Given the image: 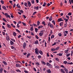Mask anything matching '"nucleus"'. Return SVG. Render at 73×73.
Wrapping results in <instances>:
<instances>
[{"mask_svg": "<svg viewBox=\"0 0 73 73\" xmlns=\"http://www.w3.org/2000/svg\"><path fill=\"white\" fill-rule=\"evenodd\" d=\"M4 15H5V16H6L7 19H8V17H9L10 19H11V17H10V15H9L7 14V13H5Z\"/></svg>", "mask_w": 73, "mask_h": 73, "instance_id": "1", "label": "nucleus"}, {"mask_svg": "<svg viewBox=\"0 0 73 73\" xmlns=\"http://www.w3.org/2000/svg\"><path fill=\"white\" fill-rule=\"evenodd\" d=\"M35 54H39L38 53V49H37V48H36L35 49Z\"/></svg>", "mask_w": 73, "mask_h": 73, "instance_id": "2", "label": "nucleus"}, {"mask_svg": "<svg viewBox=\"0 0 73 73\" xmlns=\"http://www.w3.org/2000/svg\"><path fill=\"white\" fill-rule=\"evenodd\" d=\"M44 31L43 30H42L39 33V35L40 36H42V35H43V32Z\"/></svg>", "mask_w": 73, "mask_h": 73, "instance_id": "3", "label": "nucleus"}, {"mask_svg": "<svg viewBox=\"0 0 73 73\" xmlns=\"http://www.w3.org/2000/svg\"><path fill=\"white\" fill-rule=\"evenodd\" d=\"M27 3L29 7H31V2H29V1H28L27 2Z\"/></svg>", "mask_w": 73, "mask_h": 73, "instance_id": "4", "label": "nucleus"}, {"mask_svg": "<svg viewBox=\"0 0 73 73\" xmlns=\"http://www.w3.org/2000/svg\"><path fill=\"white\" fill-rule=\"evenodd\" d=\"M27 46V45L26 44V43L25 42L23 43V49H25V47H26V46Z\"/></svg>", "mask_w": 73, "mask_h": 73, "instance_id": "5", "label": "nucleus"}, {"mask_svg": "<svg viewBox=\"0 0 73 73\" xmlns=\"http://www.w3.org/2000/svg\"><path fill=\"white\" fill-rule=\"evenodd\" d=\"M6 38L7 40V41H9V40H10V39L9 38V36H8V35L6 37Z\"/></svg>", "mask_w": 73, "mask_h": 73, "instance_id": "6", "label": "nucleus"}, {"mask_svg": "<svg viewBox=\"0 0 73 73\" xmlns=\"http://www.w3.org/2000/svg\"><path fill=\"white\" fill-rule=\"evenodd\" d=\"M63 20L61 18H60L58 19V22H60V21H62Z\"/></svg>", "mask_w": 73, "mask_h": 73, "instance_id": "7", "label": "nucleus"}, {"mask_svg": "<svg viewBox=\"0 0 73 73\" xmlns=\"http://www.w3.org/2000/svg\"><path fill=\"white\" fill-rule=\"evenodd\" d=\"M16 66L17 68H20L21 67V65H20L19 64H16Z\"/></svg>", "mask_w": 73, "mask_h": 73, "instance_id": "8", "label": "nucleus"}, {"mask_svg": "<svg viewBox=\"0 0 73 73\" xmlns=\"http://www.w3.org/2000/svg\"><path fill=\"white\" fill-rule=\"evenodd\" d=\"M46 71H47V73H51V72H52L50 70V69L47 70Z\"/></svg>", "mask_w": 73, "mask_h": 73, "instance_id": "9", "label": "nucleus"}, {"mask_svg": "<svg viewBox=\"0 0 73 73\" xmlns=\"http://www.w3.org/2000/svg\"><path fill=\"white\" fill-rule=\"evenodd\" d=\"M34 8L35 9V10H38V6H37L36 7L35 6Z\"/></svg>", "mask_w": 73, "mask_h": 73, "instance_id": "10", "label": "nucleus"}, {"mask_svg": "<svg viewBox=\"0 0 73 73\" xmlns=\"http://www.w3.org/2000/svg\"><path fill=\"white\" fill-rule=\"evenodd\" d=\"M10 44L11 45H13L14 44V42H13L12 41L10 40Z\"/></svg>", "mask_w": 73, "mask_h": 73, "instance_id": "11", "label": "nucleus"}, {"mask_svg": "<svg viewBox=\"0 0 73 73\" xmlns=\"http://www.w3.org/2000/svg\"><path fill=\"white\" fill-rule=\"evenodd\" d=\"M2 62L5 65H7V62H6L5 61H3Z\"/></svg>", "mask_w": 73, "mask_h": 73, "instance_id": "12", "label": "nucleus"}, {"mask_svg": "<svg viewBox=\"0 0 73 73\" xmlns=\"http://www.w3.org/2000/svg\"><path fill=\"white\" fill-rule=\"evenodd\" d=\"M35 42V44H38V40H37Z\"/></svg>", "mask_w": 73, "mask_h": 73, "instance_id": "13", "label": "nucleus"}, {"mask_svg": "<svg viewBox=\"0 0 73 73\" xmlns=\"http://www.w3.org/2000/svg\"><path fill=\"white\" fill-rule=\"evenodd\" d=\"M65 53H66V54L69 53V50H66L64 51Z\"/></svg>", "mask_w": 73, "mask_h": 73, "instance_id": "14", "label": "nucleus"}, {"mask_svg": "<svg viewBox=\"0 0 73 73\" xmlns=\"http://www.w3.org/2000/svg\"><path fill=\"white\" fill-rule=\"evenodd\" d=\"M13 35L14 36H16V35H17V34L16 33H15V32H14L13 34Z\"/></svg>", "mask_w": 73, "mask_h": 73, "instance_id": "15", "label": "nucleus"}, {"mask_svg": "<svg viewBox=\"0 0 73 73\" xmlns=\"http://www.w3.org/2000/svg\"><path fill=\"white\" fill-rule=\"evenodd\" d=\"M31 56V53L27 54V58H29V56Z\"/></svg>", "mask_w": 73, "mask_h": 73, "instance_id": "16", "label": "nucleus"}, {"mask_svg": "<svg viewBox=\"0 0 73 73\" xmlns=\"http://www.w3.org/2000/svg\"><path fill=\"white\" fill-rule=\"evenodd\" d=\"M49 21H51L52 20V16H51L49 18Z\"/></svg>", "mask_w": 73, "mask_h": 73, "instance_id": "17", "label": "nucleus"}, {"mask_svg": "<svg viewBox=\"0 0 73 73\" xmlns=\"http://www.w3.org/2000/svg\"><path fill=\"white\" fill-rule=\"evenodd\" d=\"M43 28V26H42V25H40V26H39L38 28V29H40V28Z\"/></svg>", "mask_w": 73, "mask_h": 73, "instance_id": "18", "label": "nucleus"}, {"mask_svg": "<svg viewBox=\"0 0 73 73\" xmlns=\"http://www.w3.org/2000/svg\"><path fill=\"white\" fill-rule=\"evenodd\" d=\"M60 70H61V72L62 73H65V71H64V70H63V69H61Z\"/></svg>", "mask_w": 73, "mask_h": 73, "instance_id": "19", "label": "nucleus"}, {"mask_svg": "<svg viewBox=\"0 0 73 73\" xmlns=\"http://www.w3.org/2000/svg\"><path fill=\"white\" fill-rule=\"evenodd\" d=\"M3 71V69L2 68L0 69V73H2Z\"/></svg>", "mask_w": 73, "mask_h": 73, "instance_id": "20", "label": "nucleus"}, {"mask_svg": "<svg viewBox=\"0 0 73 73\" xmlns=\"http://www.w3.org/2000/svg\"><path fill=\"white\" fill-rule=\"evenodd\" d=\"M2 8L5 10H6V11H7V10L6 9V7L5 6H3Z\"/></svg>", "mask_w": 73, "mask_h": 73, "instance_id": "21", "label": "nucleus"}, {"mask_svg": "<svg viewBox=\"0 0 73 73\" xmlns=\"http://www.w3.org/2000/svg\"><path fill=\"white\" fill-rule=\"evenodd\" d=\"M47 66H51V64L48 62H47L46 64Z\"/></svg>", "mask_w": 73, "mask_h": 73, "instance_id": "22", "label": "nucleus"}, {"mask_svg": "<svg viewBox=\"0 0 73 73\" xmlns=\"http://www.w3.org/2000/svg\"><path fill=\"white\" fill-rule=\"evenodd\" d=\"M39 53L40 54H41V55H42V52L41 51V50H39Z\"/></svg>", "mask_w": 73, "mask_h": 73, "instance_id": "23", "label": "nucleus"}, {"mask_svg": "<svg viewBox=\"0 0 73 73\" xmlns=\"http://www.w3.org/2000/svg\"><path fill=\"white\" fill-rule=\"evenodd\" d=\"M56 55H58V56H62V53H59L57 54Z\"/></svg>", "mask_w": 73, "mask_h": 73, "instance_id": "24", "label": "nucleus"}, {"mask_svg": "<svg viewBox=\"0 0 73 73\" xmlns=\"http://www.w3.org/2000/svg\"><path fill=\"white\" fill-rule=\"evenodd\" d=\"M50 28H52V29H53V28H54V26H53V25L52 24H51V25H50Z\"/></svg>", "mask_w": 73, "mask_h": 73, "instance_id": "25", "label": "nucleus"}, {"mask_svg": "<svg viewBox=\"0 0 73 73\" xmlns=\"http://www.w3.org/2000/svg\"><path fill=\"white\" fill-rule=\"evenodd\" d=\"M16 71V72H20V73H21V71L19 69H16L15 70Z\"/></svg>", "mask_w": 73, "mask_h": 73, "instance_id": "26", "label": "nucleus"}, {"mask_svg": "<svg viewBox=\"0 0 73 73\" xmlns=\"http://www.w3.org/2000/svg\"><path fill=\"white\" fill-rule=\"evenodd\" d=\"M41 63L42 64H43V65H46V63L45 62H44V61H41Z\"/></svg>", "mask_w": 73, "mask_h": 73, "instance_id": "27", "label": "nucleus"}, {"mask_svg": "<svg viewBox=\"0 0 73 73\" xmlns=\"http://www.w3.org/2000/svg\"><path fill=\"white\" fill-rule=\"evenodd\" d=\"M31 2L33 4H35V0H32L31 1Z\"/></svg>", "mask_w": 73, "mask_h": 73, "instance_id": "28", "label": "nucleus"}, {"mask_svg": "<svg viewBox=\"0 0 73 73\" xmlns=\"http://www.w3.org/2000/svg\"><path fill=\"white\" fill-rule=\"evenodd\" d=\"M24 5L25 7H28V4L27 3H24Z\"/></svg>", "mask_w": 73, "mask_h": 73, "instance_id": "29", "label": "nucleus"}, {"mask_svg": "<svg viewBox=\"0 0 73 73\" xmlns=\"http://www.w3.org/2000/svg\"><path fill=\"white\" fill-rule=\"evenodd\" d=\"M46 3L44 2L43 5H42V6L43 7H45V6H46Z\"/></svg>", "mask_w": 73, "mask_h": 73, "instance_id": "30", "label": "nucleus"}, {"mask_svg": "<svg viewBox=\"0 0 73 73\" xmlns=\"http://www.w3.org/2000/svg\"><path fill=\"white\" fill-rule=\"evenodd\" d=\"M51 51L52 52H53V51H55L56 50L55 49H54V48H51Z\"/></svg>", "mask_w": 73, "mask_h": 73, "instance_id": "31", "label": "nucleus"}, {"mask_svg": "<svg viewBox=\"0 0 73 73\" xmlns=\"http://www.w3.org/2000/svg\"><path fill=\"white\" fill-rule=\"evenodd\" d=\"M31 31H33V26H32V27L30 29Z\"/></svg>", "mask_w": 73, "mask_h": 73, "instance_id": "32", "label": "nucleus"}, {"mask_svg": "<svg viewBox=\"0 0 73 73\" xmlns=\"http://www.w3.org/2000/svg\"><path fill=\"white\" fill-rule=\"evenodd\" d=\"M7 26L8 28H11V26L9 24H7Z\"/></svg>", "mask_w": 73, "mask_h": 73, "instance_id": "33", "label": "nucleus"}, {"mask_svg": "<svg viewBox=\"0 0 73 73\" xmlns=\"http://www.w3.org/2000/svg\"><path fill=\"white\" fill-rule=\"evenodd\" d=\"M59 25H60V26H62L63 25V22H62L60 23Z\"/></svg>", "mask_w": 73, "mask_h": 73, "instance_id": "34", "label": "nucleus"}, {"mask_svg": "<svg viewBox=\"0 0 73 73\" xmlns=\"http://www.w3.org/2000/svg\"><path fill=\"white\" fill-rule=\"evenodd\" d=\"M51 24H51V23H50V22H49L48 24V27H50Z\"/></svg>", "mask_w": 73, "mask_h": 73, "instance_id": "35", "label": "nucleus"}, {"mask_svg": "<svg viewBox=\"0 0 73 73\" xmlns=\"http://www.w3.org/2000/svg\"><path fill=\"white\" fill-rule=\"evenodd\" d=\"M52 22L53 23V24H54V25H55V24H56L55 23V21H52Z\"/></svg>", "mask_w": 73, "mask_h": 73, "instance_id": "36", "label": "nucleus"}, {"mask_svg": "<svg viewBox=\"0 0 73 73\" xmlns=\"http://www.w3.org/2000/svg\"><path fill=\"white\" fill-rule=\"evenodd\" d=\"M22 23L23 24V25H24V26H25H25H26L27 24H26L23 22H22Z\"/></svg>", "mask_w": 73, "mask_h": 73, "instance_id": "37", "label": "nucleus"}, {"mask_svg": "<svg viewBox=\"0 0 73 73\" xmlns=\"http://www.w3.org/2000/svg\"><path fill=\"white\" fill-rule=\"evenodd\" d=\"M63 63H64V64H66L68 63V62L66 61H64L63 62Z\"/></svg>", "mask_w": 73, "mask_h": 73, "instance_id": "38", "label": "nucleus"}, {"mask_svg": "<svg viewBox=\"0 0 73 73\" xmlns=\"http://www.w3.org/2000/svg\"><path fill=\"white\" fill-rule=\"evenodd\" d=\"M40 22H39V21H38L37 22V25H40Z\"/></svg>", "mask_w": 73, "mask_h": 73, "instance_id": "39", "label": "nucleus"}, {"mask_svg": "<svg viewBox=\"0 0 73 73\" xmlns=\"http://www.w3.org/2000/svg\"><path fill=\"white\" fill-rule=\"evenodd\" d=\"M54 35H52L51 36V39H52V38H54Z\"/></svg>", "mask_w": 73, "mask_h": 73, "instance_id": "40", "label": "nucleus"}, {"mask_svg": "<svg viewBox=\"0 0 73 73\" xmlns=\"http://www.w3.org/2000/svg\"><path fill=\"white\" fill-rule=\"evenodd\" d=\"M11 25L13 28H15L16 27V26H14L13 25L12 23L11 24Z\"/></svg>", "mask_w": 73, "mask_h": 73, "instance_id": "41", "label": "nucleus"}, {"mask_svg": "<svg viewBox=\"0 0 73 73\" xmlns=\"http://www.w3.org/2000/svg\"><path fill=\"white\" fill-rule=\"evenodd\" d=\"M69 56H70V54H66V57H69Z\"/></svg>", "mask_w": 73, "mask_h": 73, "instance_id": "42", "label": "nucleus"}, {"mask_svg": "<svg viewBox=\"0 0 73 73\" xmlns=\"http://www.w3.org/2000/svg\"><path fill=\"white\" fill-rule=\"evenodd\" d=\"M1 3L2 4H4V1L3 0L1 1Z\"/></svg>", "mask_w": 73, "mask_h": 73, "instance_id": "43", "label": "nucleus"}, {"mask_svg": "<svg viewBox=\"0 0 73 73\" xmlns=\"http://www.w3.org/2000/svg\"><path fill=\"white\" fill-rule=\"evenodd\" d=\"M2 19H3V21H5V22H6V23H7V21H6V20L5 19L3 18Z\"/></svg>", "mask_w": 73, "mask_h": 73, "instance_id": "44", "label": "nucleus"}, {"mask_svg": "<svg viewBox=\"0 0 73 73\" xmlns=\"http://www.w3.org/2000/svg\"><path fill=\"white\" fill-rule=\"evenodd\" d=\"M38 59H39V58H41V56L38 55Z\"/></svg>", "mask_w": 73, "mask_h": 73, "instance_id": "45", "label": "nucleus"}, {"mask_svg": "<svg viewBox=\"0 0 73 73\" xmlns=\"http://www.w3.org/2000/svg\"><path fill=\"white\" fill-rule=\"evenodd\" d=\"M16 30L17 32H18L19 33H20V31L18 30V29H16Z\"/></svg>", "mask_w": 73, "mask_h": 73, "instance_id": "46", "label": "nucleus"}, {"mask_svg": "<svg viewBox=\"0 0 73 73\" xmlns=\"http://www.w3.org/2000/svg\"><path fill=\"white\" fill-rule=\"evenodd\" d=\"M27 37L29 38L30 39H31V38H32V37H31V36H27Z\"/></svg>", "mask_w": 73, "mask_h": 73, "instance_id": "47", "label": "nucleus"}, {"mask_svg": "<svg viewBox=\"0 0 73 73\" xmlns=\"http://www.w3.org/2000/svg\"><path fill=\"white\" fill-rule=\"evenodd\" d=\"M68 16H71V15H72V13H69L68 14Z\"/></svg>", "mask_w": 73, "mask_h": 73, "instance_id": "48", "label": "nucleus"}, {"mask_svg": "<svg viewBox=\"0 0 73 73\" xmlns=\"http://www.w3.org/2000/svg\"><path fill=\"white\" fill-rule=\"evenodd\" d=\"M35 37L37 39H38V36H37V35H36Z\"/></svg>", "mask_w": 73, "mask_h": 73, "instance_id": "49", "label": "nucleus"}, {"mask_svg": "<svg viewBox=\"0 0 73 73\" xmlns=\"http://www.w3.org/2000/svg\"><path fill=\"white\" fill-rule=\"evenodd\" d=\"M35 64H36V65H40V64L38 62H36Z\"/></svg>", "mask_w": 73, "mask_h": 73, "instance_id": "50", "label": "nucleus"}, {"mask_svg": "<svg viewBox=\"0 0 73 73\" xmlns=\"http://www.w3.org/2000/svg\"><path fill=\"white\" fill-rule=\"evenodd\" d=\"M56 44H57V43H56V42H54V44H52V46H54V45H56Z\"/></svg>", "mask_w": 73, "mask_h": 73, "instance_id": "51", "label": "nucleus"}, {"mask_svg": "<svg viewBox=\"0 0 73 73\" xmlns=\"http://www.w3.org/2000/svg\"><path fill=\"white\" fill-rule=\"evenodd\" d=\"M55 60H56L57 61H58L59 60V59H58V58H55Z\"/></svg>", "mask_w": 73, "mask_h": 73, "instance_id": "52", "label": "nucleus"}, {"mask_svg": "<svg viewBox=\"0 0 73 73\" xmlns=\"http://www.w3.org/2000/svg\"><path fill=\"white\" fill-rule=\"evenodd\" d=\"M37 13V12H34L33 13V15H35V14H36V13Z\"/></svg>", "mask_w": 73, "mask_h": 73, "instance_id": "53", "label": "nucleus"}, {"mask_svg": "<svg viewBox=\"0 0 73 73\" xmlns=\"http://www.w3.org/2000/svg\"><path fill=\"white\" fill-rule=\"evenodd\" d=\"M59 49H60V47H58L56 48V50H58Z\"/></svg>", "mask_w": 73, "mask_h": 73, "instance_id": "54", "label": "nucleus"}, {"mask_svg": "<svg viewBox=\"0 0 73 73\" xmlns=\"http://www.w3.org/2000/svg\"><path fill=\"white\" fill-rule=\"evenodd\" d=\"M24 72L25 73H29V72H28V71H27V70H24Z\"/></svg>", "mask_w": 73, "mask_h": 73, "instance_id": "55", "label": "nucleus"}, {"mask_svg": "<svg viewBox=\"0 0 73 73\" xmlns=\"http://www.w3.org/2000/svg\"><path fill=\"white\" fill-rule=\"evenodd\" d=\"M50 5V3H47L46 6H48V7H49V6Z\"/></svg>", "mask_w": 73, "mask_h": 73, "instance_id": "56", "label": "nucleus"}, {"mask_svg": "<svg viewBox=\"0 0 73 73\" xmlns=\"http://www.w3.org/2000/svg\"><path fill=\"white\" fill-rule=\"evenodd\" d=\"M64 27H65V28L66 27H67V24H64Z\"/></svg>", "mask_w": 73, "mask_h": 73, "instance_id": "57", "label": "nucleus"}, {"mask_svg": "<svg viewBox=\"0 0 73 73\" xmlns=\"http://www.w3.org/2000/svg\"><path fill=\"white\" fill-rule=\"evenodd\" d=\"M2 33L3 34V35L4 36H5V32H2Z\"/></svg>", "mask_w": 73, "mask_h": 73, "instance_id": "58", "label": "nucleus"}, {"mask_svg": "<svg viewBox=\"0 0 73 73\" xmlns=\"http://www.w3.org/2000/svg\"><path fill=\"white\" fill-rule=\"evenodd\" d=\"M66 18L67 19H69V16H68V15H66Z\"/></svg>", "mask_w": 73, "mask_h": 73, "instance_id": "59", "label": "nucleus"}, {"mask_svg": "<svg viewBox=\"0 0 73 73\" xmlns=\"http://www.w3.org/2000/svg\"><path fill=\"white\" fill-rule=\"evenodd\" d=\"M23 16L24 17V19H26V17L25 16V15H23Z\"/></svg>", "mask_w": 73, "mask_h": 73, "instance_id": "60", "label": "nucleus"}, {"mask_svg": "<svg viewBox=\"0 0 73 73\" xmlns=\"http://www.w3.org/2000/svg\"><path fill=\"white\" fill-rule=\"evenodd\" d=\"M33 70L35 72L36 71V69L35 68H33Z\"/></svg>", "mask_w": 73, "mask_h": 73, "instance_id": "61", "label": "nucleus"}, {"mask_svg": "<svg viewBox=\"0 0 73 73\" xmlns=\"http://www.w3.org/2000/svg\"><path fill=\"white\" fill-rule=\"evenodd\" d=\"M64 69L65 71H66L68 70V69H67V68H64Z\"/></svg>", "mask_w": 73, "mask_h": 73, "instance_id": "62", "label": "nucleus"}, {"mask_svg": "<svg viewBox=\"0 0 73 73\" xmlns=\"http://www.w3.org/2000/svg\"><path fill=\"white\" fill-rule=\"evenodd\" d=\"M16 7V4L15 3L13 5V7L15 8Z\"/></svg>", "mask_w": 73, "mask_h": 73, "instance_id": "63", "label": "nucleus"}, {"mask_svg": "<svg viewBox=\"0 0 73 73\" xmlns=\"http://www.w3.org/2000/svg\"><path fill=\"white\" fill-rule=\"evenodd\" d=\"M25 66H28V63H25Z\"/></svg>", "mask_w": 73, "mask_h": 73, "instance_id": "64", "label": "nucleus"}]
</instances>
